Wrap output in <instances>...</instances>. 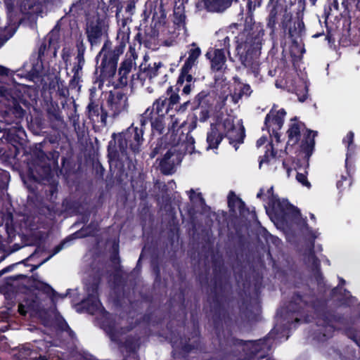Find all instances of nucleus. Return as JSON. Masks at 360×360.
I'll return each mask as SVG.
<instances>
[{"mask_svg": "<svg viewBox=\"0 0 360 360\" xmlns=\"http://www.w3.org/2000/svg\"><path fill=\"white\" fill-rule=\"evenodd\" d=\"M150 122L153 134L162 135L165 130V115L155 114L152 110H146L141 119V127L131 124L121 132L112 133L108 144L110 163L120 169H123L124 161L129 159V155L139 153L143 143V127Z\"/></svg>", "mask_w": 360, "mask_h": 360, "instance_id": "obj_1", "label": "nucleus"}, {"mask_svg": "<svg viewBox=\"0 0 360 360\" xmlns=\"http://www.w3.org/2000/svg\"><path fill=\"white\" fill-rule=\"evenodd\" d=\"M246 3L247 14L252 16L257 8L261 7L264 0H243ZM285 0H269L266 6L267 16L266 27L269 31V37L274 41L278 36L285 39L288 36L292 42L305 33L304 23L302 19L297 18L292 22L293 12L291 6H283Z\"/></svg>", "mask_w": 360, "mask_h": 360, "instance_id": "obj_2", "label": "nucleus"}, {"mask_svg": "<svg viewBox=\"0 0 360 360\" xmlns=\"http://www.w3.org/2000/svg\"><path fill=\"white\" fill-rule=\"evenodd\" d=\"M287 311L292 314H297L300 318H294L295 323H299L301 318H306L307 312L312 309L317 319V324L321 326L326 333L323 336L328 339L333 335L336 330L335 324H344L345 318L341 313L329 308L328 300L323 298L316 297L313 292L302 294L300 292H294L286 307Z\"/></svg>", "mask_w": 360, "mask_h": 360, "instance_id": "obj_3", "label": "nucleus"}, {"mask_svg": "<svg viewBox=\"0 0 360 360\" xmlns=\"http://www.w3.org/2000/svg\"><path fill=\"white\" fill-rule=\"evenodd\" d=\"M212 277L207 291V302L212 313V322L213 330L225 325L233 326V321L226 305L231 301L232 286L222 274L224 262L220 259L212 260Z\"/></svg>", "mask_w": 360, "mask_h": 360, "instance_id": "obj_4", "label": "nucleus"}, {"mask_svg": "<svg viewBox=\"0 0 360 360\" xmlns=\"http://www.w3.org/2000/svg\"><path fill=\"white\" fill-rule=\"evenodd\" d=\"M232 326L224 328V325L214 329L219 349L224 353L237 357L238 360H275L266 357L271 347L269 334L257 340H243L233 335Z\"/></svg>", "mask_w": 360, "mask_h": 360, "instance_id": "obj_5", "label": "nucleus"}, {"mask_svg": "<svg viewBox=\"0 0 360 360\" xmlns=\"http://www.w3.org/2000/svg\"><path fill=\"white\" fill-rule=\"evenodd\" d=\"M127 18L122 20V25L117 30L116 46L110 49L111 42L107 39L102 49L96 56V67L95 74L101 83L110 81L115 75L120 56L124 53L130 37V28L127 25Z\"/></svg>", "mask_w": 360, "mask_h": 360, "instance_id": "obj_6", "label": "nucleus"}, {"mask_svg": "<svg viewBox=\"0 0 360 360\" xmlns=\"http://www.w3.org/2000/svg\"><path fill=\"white\" fill-rule=\"evenodd\" d=\"M264 30L260 22H254L250 30L240 34L236 46L237 55L241 64L250 70L255 76L259 72V57L261 53Z\"/></svg>", "mask_w": 360, "mask_h": 360, "instance_id": "obj_7", "label": "nucleus"}, {"mask_svg": "<svg viewBox=\"0 0 360 360\" xmlns=\"http://www.w3.org/2000/svg\"><path fill=\"white\" fill-rule=\"evenodd\" d=\"M1 95L6 98L4 117L7 122H20L26 113L25 108L30 105L25 93L20 88L13 86L2 91Z\"/></svg>", "mask_w": 360, "mask_h": 360, "instance_id": "obj_8", "label": "nucleus"}, {"mask_svg": "<svg viewBox=\"0 0 360 360\" xmlns=\"http://www.w3.org/2000/svg\"><path fill=\"white\" fill-rule=\"evenodd\" d=\"M304 130L303 139L301 140L300 151L304 153L305 158L309 159L312 155L315 146V137L318 132L307 129L305 124L295 117L290 120V124L287 131L288 143L291 146L297 145L301 139V131Z\"/></svg>", "mask_w": 360, "mask_h": 360, "instance_id": "obj_9", "label": "nucleus"}, {"mask_svg": "<svg viewBox=\"0 0 360 360\" xmlns=\"http://www.w3.org/2000/svg\"><path fill=\"white\" fill-rule=\"evenodd\" d=\"M267 194L268 205L278 221L285 224L295 221L300 218V210L287 199L281 200L278 195L274 193L273 186L267 190Z\"/></svg>", "mask_w": 360, "mask_h": 360, "instance_id": "obj_10", "label": "nucleus"}, {"mask_svg": "<svg viewBox=\"0 0 360 360\" xmlns=\"http://www.w3.org/2000/svg\"><path fill=\"white\" fill-rule=\"evenodd\" d=\"M51 178H53V174L51 165L37 158L28 162L27 177L23 179V182L30 193L37 195V184L44 181H49Z\"/></svg>", "mask_w": 360, "mask_h": 360, "instance_id": "obj_11", "label": "nucleus"}, {"mask_svg": "<svg viewBox=\"0 0 360 360\" xmlns=\"http://www.w3.org/2000/svg\"><path fill=\"white\" fill-rule=\"evenodd\" d=\"M175 124H177V120H175L172 122V127H169V131L172 129L173 132L171 135V138L173 137L172 140L170 141L169 144L172 146H177L180 144L184 146V149L186 153L192 154L195 151V139L191 134V132L194 130L197 127V116L195 115L194 120L188 124V131L184 134L183 129L186 127V124L183 123L180 128L181 129V134L178 136L177 133L174 134Z\"/></svg>", "mask_w": 360, "mask_h": 360, "instance_id": "obj_12", "label": "nucleus"}, {"mask_svg": "<svg viewBox=\"0 0 360 360\" xmlns=\"http://www.w3.org/2000/svg\"><path fill=\"white\" fill-rule=\"evenodd\" d=\"M49 347L44 340L36 341L22 345L15 356L18 360H49L47 354Z\"/></svg>", "mask_w": 360, "mask_h": 360, "instance_id": "obj_13", "label": "nucleus"}, {"mask_svg": "<svg viewBox=\"0 0 360 360\" xmlns=\"http://www.w3.org/2000/svg\"><path fill=\"white\" fill-rule=\"evenodd\" d=\"M108 24L105 18L97 16L95 20H91L86 23L85 33L91 46L101 44L102 37L107 34Z\"/></svg>", "mask_w": 360, "mask_h": 360, "instance_id": "obj_14", "label": "nucleus"}, {"mask_svg": "<svg viewBox=\"0 0 360 360\" xmlns=\"http://www.w3.org/2000/svg\"><path fill=\"white\" fill-rule=\"evenodd\" d=\"M26 134L22 127H1L0 126V144L17 146L21 149L25 142Z\"/></svg>", "mask_w": 360, "mask_h": 360, "instance_id": "obj_15", "label": "nucleus"}, {"mask_svg": "<svg viewBox=\"0 0 360 360\" xmlns=\"http://www.w3.org/2000/svg\"><path fill=\"white\" fill-rule=\"evenodd\" d=\"M26 134L22 127H1L0 126V144L17 146L21 149L25 142Z\"/></svg>", "mask_w": 360, "mask_h": 360, "instance_id": "obj_16", "label": "nucleus"}, {"mask_svg": "<svg viewBox=\"0 0 360 360\" xmlns=\"http://www.w3.org/2000/svg\"><path fill=\"white\" fill-rule=\"evenodd\" d=\"M285 115L286 112L283 108L277 111L271 109L264 119V127L262 128V131L266 130L270 134L271 127H272V133L277 142L280 141V134L278 131L283 125Z\"/></svg>", "mask_w": 360, "mask_h": 360, "instance_id": "obj_17", "label": "nucleus"}, {"mask_svg": "<svg viewBox=\"0 0 360 360\" xmlns=\"http://www.w3.org/2000/svg\"><path fill=\"white\" fill-rule=\"evenodd\" d=\"M221 127L223 129L221 132H223L225 137L229 139V143L237 150L238 145L243 143L245 137L244 127H242L240 129H237L233 120L229 118H226L223 120Z\"/></svg>", "mask_w": 360, "mask_h": 360, "instance_id": "obj_18", "label": "nucleus"}, {"mask_svg": "<svg viewBox=\"0 0 360 360\" xmlns=\"http://www.w3.org/2000/svg\"><path fill=\"white\" fill-rule=\"evenodd\" d=\"M138 56L134 49V45L130 46L129 51L126 54L124 60L120 63L118 69V79L116 84L117 87H123L127 86L128 82V75L131 70L134 61L137 58Z\"/></svg>", "mask_w": 360, "mask_h": 360, "instance_id": "obj_19", "label": "nucleus"}, {"mask_svg": "<svg viewBox=\"0 0 360 360\" xmlns=\"http://www.w3.org/2000/svg\"><path fill=\"white\" fill-rule=\"evenodd\" d=\"M98 284L92 283L89 288V294L86 298L84 299L80 305L82 309L85 310L88 314L94 315L98 310L101 305V302L98 296Z\"/></svg>", "mask_w": 360, "mask_h": 360, "instance_id": "obj_20", "label": "nucleus"}, {"mask_svg": "<svg viewBox=\"0 0 360 360\" xmlns=\"http://www.w3.org/2000/svg\"><path fill=\"white\" fill-rule=\"evenodd\" d=\"M238 0H201L196 3L198 10L205 9L207 12L222 13L231 6L233 1Z\"/></svg>", "mask_w": 360, "mask_h": 360, "instance_id": "obj_21", "label": "nucleus"}, {"mask_svg": "<svg viewBox=\"0 0 360 360\" xmlns=\"http://www.w3.org/2000/svg\"><path fill=\"white\" fill-rule=\"evenodd\" d=\"M205 56L210 61L211 69L213 72H221L226 62L225 49H212Z\"/></svg>", "mask_w": 360, "mask_h": 360, "instance_id": "obj_22", "label": "nucleus"}, {"mask_svg": "<svg viewBox=\"0 0 360 360\" xmlns=\"http://www.w3.org/2000/svg\"><path fill=\"white\" fill-rule=\"evenodd\" d=\"M108 106L113 112V115H118L125 110L128 106L127 96L120 91L115 94L110 93L108 101Z\"/></svg>", "mask_w": 360, "mask_h": 360, "instance_id": "obj_23", "label": "nucleus"}, {"mask_svg": "<svg viewBox=\"0 0 360 360\" xmlns=\"http://www.w3.org/2000/svg\"><path fill=\"white\" fill-rule=\"evenodd\" d=\"M220 125L217 123H212L210 125V131L207 134V149H217L221 141L225 137L223 132L219 129Z\"/></svg>", "mask_w": 360, "mask_h": 360, "instance_id": "obj_24", "label": "nucleus"}, {"mask_svg": "<svg viewBox=\"0 0 360 360\" xmlns=\"http://www.w3.org/2000/svg\"><path fill=\"white\" fill-rule=\"evenodd\" d=\"M212 97L209 90H202L192 101V111H198V108L212 109Z\"/></svg>", "mask_w": 360, "mask_h": 360, "instance_id": "obj_25", "label": "nucleus"}, {"mask_svg": "<svg viewBox=\"0 0 360 360\" xmlns=\"http://www.w3.org/2000/svg\"><path fill=\"white\" fill-rule=\"evenodd\" d=\"M18 6L21 13L32 15L42 11V5L39 0H18Z\"/></svg>", "mask_w": 360, "mask_h": 360, "instance_id": "obj_26", "label": "nucleus"}, {"mask_svg": "<svg viewBox=\"0 0 360 360\" xmlns=\"http://www.w3.org/2000/svg\"><path fill=\"white\" fill-rule=\"evenodd\" d=\"M20 149L17 146H9L0 144V160L3 162L12 164L20 153Z\"/></svg>", "mask_w": 360, "mask_h": 360, "instance_id": "obj_27", "label": "nucleus"}, {"mask_svg": "<svg viewBox=\"0 0 360 360\" xmlns=\"http://www.w3.org/2000/svg\"><path fill=\"white\" fill-rule=\"evenodd\" d=\"M140 345H141V337L140 336H139V335L128 336L124 342V346L126 349L127 353L128 354L127 356H128V357H129L130 354H132V357H133V359H134V360L139 359L137 352L139 349Z\"/></svg>", "mask_w": 360, "mask_h": 360, "instance_id": "obj_28", "label": "nucleus"}, {"mask_svg": "<svg viewBox=\"0 0 360 360\" xmlns=\"http://www.w3.org/2000/svg\"><path fill=\"white\" fill-rule=\"evenodd\" d=\"M98 231V225L95 221H91L89 224L82 226L80 229L69 236L72 239L84 238L89 236H94Z\"/></svg>", "mask_w": 360, "mask_h": 360, "instance_id": "obj_29", "label": "nucleus"}, {"mask_svg": "<svg viewBox=\"0 0 360 360\" xmlns=\"http://www.w3.org/2000/svg\"><path fill=\"white\" fill-rule=\"evenodd\" d=\"M32 287L38 291L49 296L52 300L56 297L64 298L65 295L58 294L49 284L41 281H35Z\"/></svg>", "mask_w": 360, "mask_h": 360, "instance_id": "obj_30", "label": "nucleus"}, {"mask_svg": "<svg viewBox=\"0 0 360 360\" xmlns=\"http://www.w3.org/2000/svg\"><path fill=\"white\" fill-rule=\"evenodd\" d=\"M56 41L52 38V37H49V39H44L41 42L39 47L38 50V56L37 60L42 63L43 58L45 56V53H48L49 51L53 50V53L56 55Z\"/></svg>", "mask_w": 360, "mask_h": 360, "instance_id": "obj_31", "label": "nucleus"}, {"mask_svg": "<svg viewBox=\"0 0 360 360\" xmlns=\"http://www.w3.org/2000/svg\"><path fill=\"white\" fill-rule=\"evenodd\" d=\"M167 96L165 95L161 96L157 98L153 103L152 106H149L146 110H152L155 114H165L167 113L170 108H167Z\"/></svg>", "mask_w": 360, "mask_h": 360, "instance_id": "obj_32", "label": "nucleus"}, {"mask_svg": "<svg viewBox=\"0 0 360 360\" xmlns=\"http://www.w3.org/2000/svg\"><path fill=\"white\" fill-rule=\"evenodd\" d=\"M193 341L191 343V338L185 340V342L181 346V350L185 353H190L193 350H201V340L200 334H195L192 336Z\"/></svg>", "mask_w": 360, "mask_h": 360, "instance_id": "obj_33", "label": "nucleus"}, {"mask_svg": "<svg viewBox=\"0 0 360 360\" xmlns=\"http://www.w3.org/2000/svg\"><path fill=\"white\" fill-rule=\"evenodd\" d=\"M184 8H185L182 6L181 7V6H177V2L175 1L173 22L178 29L181 27L185 28L186 27V17L184 13Z\"/></svg>", "mask_w": 360, "mask_h": 360, "instance_id": "obj_34", "label": "nucleus"}, {"mask_svg": "<svg viewBox=\"0 0 360 360\" xmlns=\"http://www.w3.org/2000/svg\"><path fill=\"white\" fill-rule=\"evenodd\" d=\"M354 134L349 131L343 139L342 142L347 148V158L345 160V167L347 168L348 160L354 153L355 146L354 145Z\"/></svg>", "mask_w": 360, "mask_h": 360, "instance_id": "obj_35", "label": "nucleus"}, {"mask_svg": "<svg viewBox=\"0 0 360 360\" xmlns=\"http://www.w3.org/2000/svg\"><path fill=\"white\" fill-rule=\"evenodd\" d=\"M188 57L185 60L183 66L193 68L198 63V59L201 54V50L198 46L191 49L188 51Z\"/></svg>", "mask_w": 360, "mask_h": 360, "instance_id": "obj_36", "label": "nucleus"}, {"mask_svg": "<svg viewBox=\"0 0 360 360\" xmlns=\"http://www.w3.org/2000/svg\"><path fill=\"white\" fill-rule=\"evenodd\" d=\"M71 240H72V238H69V236H68L65 240H62L58 245H56L53 248V250H51V255L48 257L44 259L43 261H41L39 264H38L37 265H32L31 271H35L41 265H42L43 264L46 262L49 259H51L53 256H54L55 255L58 254L61 250H63V248H64L65 244L67 242L70 241Z\"/></svg>", "mask_w": 360, "mask_h": 360, "instance_id": "obj_37", "label": "nucleus"}, {"mask_svg": "<svg viewBox=\"0 0 360 360\" xmlns=\"http://www.w3.org/2000/svg\"><path fill=\"white\" fill-rule=\"evenodd\" d=\"M192 68L183 66L180 69V74L177 79L176 85L181 86L185 81H186L188 84H191L192 81H195V79L193 78L191 74H190V71Z\"/></svg>", "mask_w": 360, "mask_h": 360, "instance_id": "obj_38", "label": "nucleus"}, {"mask_svg": "<svg viewBox=\"0 0 360 360\" xmlns=\"http://www.w3.org/2000/svg\"><path fill=\"white\" fill-rule=\"evenodd\" d=\"M179 86L176 89L177 91H174L173 86H170L167 88L165 96H167V108H172L175 104H177L179 101L180 97L178 94Z\"/></svg>", "mask_w": 360, "mask_h": 360, "instance_id": "obj_39", "label": "nucleus"}, {"mask_svg": "<svg viewBox=\"0 0 360 360\" xmlns=\"http://www.w3.org/2000/svg\"><path fill=\"white\" fill-rule=\"evenodd\" d=\"M270 149H267L265 153L262 156L259 158V167H262V164H269L270 162L271 158H275L277 152L274 150L273 144L269 143Z\"/></svg>", "mask_w": 360, "mask_h": 360, "instance_id": "obj_40", "label": "nucleus"}, {"mask_svg": "<svg viewBox=\"0 0 360 360\" xmlns=\"http://www.w3.org/2000/svg\"><path fill=\"white\" fill-rule=\"evenodd\" d=\"M75 63L72 69V72H73V77L72 81L73 80H79L81 77V72L83 68V66L85 63V59H75Z\"/></svg>", "mask_w": 360, "mask_h": 360, "instance_id": "obj_41", "label": "nucleus"}, {"mask_svg": "<svg viewBox=\"0 0 360 360\" xmlns=\"http://www.w3.org/2000/svg\"><path fill=\"white\" fill-rule=\"evenodd\" d=\"M347 175H341L340 179L337 181L336 186L338 189L340 191L345 190L347 187H350L352 185V177L347 168Z\"/></svg>", "mask_w": 360, "mask_h": 360, "instance_id": "obj_42", "label": "nucleus"}, {"mask_svg": "<svg viewBox=\"0 0 360 360\" xmlns=\"http://www.w3.org/2000/svg\"><path fill=\"white\" fill-rule=\"evenodd\" d=\"M15 32V29L7 26L4 29H0V48L13 36Z\"/></svg>", "mask_w": 360, "mask_h": 360, "instance_id": "obj_43", "label": "nucleus"}, {"mask_svg": "<svg viewBox=\"0 0 360 360\" xmlns=\"http://www.w3.org/2000/svg\"><path fill=\"white\" fill-rule=\"evenodd\" d=\"M212 109L206 108H198V111H193V116L192 120H194L195 115L197 116V121L199 120L200 122H205L210 117V112Z\"/></svg>", "mask_w": 360, "mask_h": 360, "instance_id": "obj_44", "label": "nucleus"}, {"mask_svg": "<svg viewBox=\"0 0 360 360\" xmlns=\"http://www.w3.org/2000/svg\"><path fill=\"white\" fill-rule=\"evenodd\" d=\"M240 200V198L233 191L229 192L227 202L230 212H236V207L238 205Z\"/></svg>", "mask_w": 360, "mask_h": 360, "instance_id": "obj_45", "label": "nucleus"}, {"mask_svg": "<svg viewBox=\"0 0 360 360\" xmlns=\"http://www.w3.org/2000/svg\"><path fill=\"white\" fill-rule=\"evenodd\" d=\"M23 301L27 309H30L31 312H37L39 310V302L37 296L32 298H26Z\"/></svg>", "mask_w": 360, "mask_h": 360, "instance_id": "obj_46", "label": "nucleus"}, {"mask_svg": "<svg viewBox=\"0 0 360 360\" xmlns=\"http://www.w3.org/2000/svg\"><path fill=\"white\" fill-rule=\"evenodd\" d=\"M49 117L51 122V126L53 128H56L58 126L62 125L63 120L60 116L59 111L49 112Z\"/></svg>", "mask_w": 360, "mask_h": 360, "instance_id": "obj_47", "label": "nucleus"}, {"mask_svg": "<svg viewBox=\"0 0 360 360\" xmlns=\"http://www.w3.org/2000/svg\"><path fill=\"white\" fill-rule=\"evenodd\" d=\"M46 182L49 183V185L48 188L46 189L45 192L47 195L52 198L58 193V182L53 179V178H51L49 181Z\"/></svg>", "mask_w": 360, "mask_h": 360, "instance_id": "obj_48", "label": "nucleus"}, {"mask_svg": "<svg viewBox=\"0 0 360 360\" xmlns=\"http://www.w3.org/2000/svg\"><path fill=\"white\" fill-rule=\"evenodd\" d=\"M110 260L115 267L120 266L121 263V259L119 255V245H113L112 246V252L110 256Z\"/></svg>", "mask_w": 360, "mask_h": 360, "instance_id": "obj_49", "label": "nucleus"}, {"mask_svg": "<svg viewBox=\"0 0 360 360\" xmlns=\"http://www.w3.org/2000/svg\"><path fill=\"white\" fill-rule=\"evenodd\" d=\"M77 56L75 59H84L86 46L82 39L79 38L76 41Z\"/></svg>", "mask_w": 360, "mask_h": 360, "instance_id": "obj_50", "label": "nucleus"}, {"mask_svg": "<svg viewBox=\"0 0 360 360\" xmlns=\"http://www.w3.org/2000/svg\"><path fill=\"white\" fill-rule=\"evenodd\" d=\"M101 107H100L98 104H96L94 101L91 100L89 102L87 110H88V115L89 117H94L96 116L98 117L99 115L100 110H101Z\"/></svg>", "mask_w": 360, "mask_h": 360, "instance_id": "obj_51", "label": "nucleus"}, {"mask_svg": "<svg viewBox=\"0 0 360 360\" xmlns=\"http://www.w3.org/2000/svg\"><path fill=\"white\" fill-rule=\"evenodd\" d=\"M161 66V63H159L157 64L156 63H154V65L153 67L150 65H148V68H144V72H146L147 77L149 78H153L156 77L158 75V70Z\"/></svg>", "mask_w": 360, "mask_h": 360, "instance_id": "obj_52", "label": "nucleus"}, {"mask_svg": "<svg viewBox=\"0 0 360 360\" xmlns=\"http://www.w3.org/2000/svg\"><path fill=\"white\" fill-rule=\"evenodd\" d=\"M345 333L350 340L355 342L358 346H360V343L358 340L357 330L355 328L352 327L347 328L345 330Z\"/></svg>", "mask_w": 360, "mask_h": 360, "instance_id": "obj_53", "label": "nucleus"}, {"mask_svg": "<svg viewBox=\"0 0 360 360\" xmlns=\"http://www.w3.org/2000/svg\"><path fill=\"white\" fill-rule=\"evenodd\" d=\"M310 257L311 259L312 271L321 269V262L319 258L316 256L313 248L310 251Z\"/></svg>", "mask_w": 360, "mask_h": 360, "instance_id": "obj_54", "label": "nucleus"}, {"mask_svg": "<svg viewBox=\"0 0 360 360\" xmlns=\"http://www.w3.org/2000/svg\"><path fill=\"white\" fill-rule=\"evenodd\" d=\"M162 140H163V137L159 139L157 141L155 146L152 149L150 154V156L151 158H155L158 154L161 153V150L162 149H164L165 148V147H164V148L162 147V145H163Z\"/></svg>", "mask_w": 360, "mask_h": 360, "instance_id": "obj_55", "label": "nucleus"}, {"mask_svg": "<svg viewBox=\"0 0 360 360\" xmlns=\"http://www.w3.org/2000/svg\"><path fill=\"white\" fill-rule=\"evenodd\" d=\"M9 177L8 172L0 169V189H4L6 186Z\"/></svg>", "mask_w": 360, "mask_h": 360, "instance_id": "obj_56", "label": "nucleus"}, {"mask_svg": "<svg viewBox=\"0 0 360 360\" xmlns=\"http://www.w3.org/2000/svg\"><path fill=\"white\" fill-rule=\"evenodd\" d=\"M142 39H143V37H142V34L141 32V29L139 27L138 32L134 36L133 41L131 42L129 41L127 43V44H129V48L130 47V46L132 47V46L134 45V49L136 50V46L137 44L139 46H141V45L142 44Z\"/></svg>", "mask_w": 360, "mask_h": 360, "instance_id": "obj_57", "label": "nucleus"}, {"mask_svg": "<svg viewBox=\"0 0 360 360\" xmlns=\"http://www.w3.org/2000/svg\"><path fill=\"white\" fill-rule=\"evenodd\" d=\"M160 167L161 172L163 174L168 175L172 174V171L173 169V165L167 161L165 164L162 165V162H160Z\"/></svg>", "mask_w": 360, "mask_h": 360, "instance_id": "obj_58", "label": "nucleus"}, {"mask_svg": "<svg viewBox=\"0 0 360 360\" xmlns=\"http://www.w3.org/2000/svg\"><path fill=\"white\" fill-rule=\"evenodd\" d=\"M296 179L298 182L302 184L303 186L308 188L311 187L310 182L307 180V174L303 173L297 172L296 175Z\"/></svg>", "mask_w": 360, "mask_h": 360, "instance_id": "obj_59", "label": "nucleus"}, {"mask_svg": "<svg viewBox=\"0 0 360 360\" xmlns=\"http://www.w3.org/2000/svg\"><path fill=\"white\" fill-rule=\"evenodd\" d=\"M58 327L60 330H61L63 331L68 332L70 333V335H71V333H74V332L72 330V329L69 326L68 323L63 318L61 319V320L58 321Z\"/></svg>", "mask_w": 360, "mask_h": 360, "instance_id": "obj_60", "label": "nucleus"}, {"mask_svg": "<svg viewBox=\"0 0 360 360\" xmlns=\"http://www.w3.org/2000/svg\"><path fill=\"white\" fill-rule=\"evenodd\" d=\"M120 2L119 0H110L108 10L112 12H116V15H118V13L120 11L119 8Z\"/></svg>", "mask_w": 360, "mask_h": 360, "instance_id": "obj_61", "label": "nucleus"}, {"mask_svg": "<svg viewBox=\"0 0 360 360\" xmlns=\"http://www.w3.org/2000/svg\"><path fill=\"white\" fill-rule=\"evenodd\" d=\"M293 90L295 91V94L298 96V99L300 102H304L307 99L308 97V88L306 85L303 86V91L301 93L298 92V90L293 88Z\"/></svg>", "mask_w": 360, "mask_h": 360, "instance_id": "obj_62", "label": "nucleus"}, {"mask_svg": "<svg viewBox=\"0 0 360 360\" xmlns=\"http://www.w3.org/2000/svg\"><path fill=\"white\" fill-rule=\"evenodd\" d=\"M240 312L248 320H253L256 317V315L252 314V311L248 309V306L245 308L240 307Z\"/></svg>", "mask_w": 360, "mask_h": 360, "instance_id": "obj_63", "label": "nucleus"}, {"mask_svg": "<svg viewBox=\"0 0 360 360\" xmlns=\"http://www.w3.org/2000/svg\"><path fill=\"white\" fill-rule=\"evenodd\" d=\"M252 92L250 86L248 84H243L238 94V98H241L243 95L249 96Z\"/></svg>", "mask_w": 360, "mask_h": 360, "instance_id": "obj_64", "label": "nucleus"}]
</instances>
